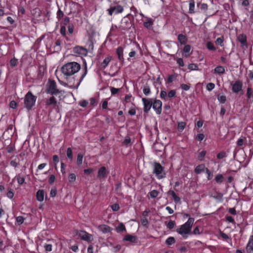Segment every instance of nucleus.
<instances>
[{
    "instance_id": "obj_1",
    "label": "nucleus",
    "mask_w": 253,
    "mask_h": 253,
    "mask_svg": "<svg viewBox=\"0 0 253 253\" xmlns=\"http://www.w3.org/2000/svg\"><path fill=\"white\" fill-rule=\"evenodd\" d=\"M81 69V65L76 62H70L64 64L61 68L62 74L66 76V79L68 77L74 75Z\"/></svg>"
},
{
    "instance_id": "obj_2",
    "label": "nucleus",
    "mask_w": 253,
    "mask_h": 253,
    "mask_svg": "<svg viewBox=\"0 0 253 253\" xmlns=\"http://www.w3.org/2000/svg\"><path fill=\"white\" fill-rule=\"evenodd\" d=\"M46 92L47 93H49L52 95H58V97L59 100L63 98L65 91L57 88V84L55 81L48 79L46 84Z\"/></svg>"
},
{
    "instance_id": "obj_3",
    "label": "nucleus",
    "mask_w": 253,
    "mask_h": 253,
    "mask_svg": "<svg viewBox=\"0 0 253 253\" xmlns=\"http://www.w3.org/2000/svg\"><path fill=\"white\" fill-rule=\"evenodd\" d=\"M194 221V218L189 217L186 222L181 225L179 228L176 229V231L184 239H186L188 237V235L191 234Z\"/></svg>"
},
{
    "instance_id": "obj_4",
    "label": "nucleus",
    "mask_w": 253,
    "mask_h": 253,
    "mask_svg": "<svg viewBox=\"0 0 253 253\" xmlns=\"http://www.w3.org/2000/svg\"><path fill=\"white\" fill-rule=\"evenodd\" d=\"M37 96L34 95L30 91H28L24 97V106L28 111L32 109V107L35 106L37 100Z\"/></svg>"
},
{
    "instance_id": "obj_5",
    "label": "nucleus",
    "mask_w": 253,
    "mask_h": 253,
    "mask_svg": "<svg viewBox=\"0 0 253 253\" xmlns=\"http://www.w3.org/2000/svg\"><path fill=\"white\" fill-rule=\"evenodd\" d=\"M153 173L158 179L164 178L166 176L163 167L159 163L155 162L154 163Z\"/></svg>"
},
{
    "instance_id": "obj_6",
    "label": "nucleus",
    "mask_w": 253,
    "mask_h": 253,
    "mask_svg": "<svg viewBox=\"0 0 253 253\" xmlns=\"http://www.w3.org/2000/svg\"><path fill=\"white\" fill-rule=\"evenodd\" d=\"M230 85L232 86V91L234 93H238L243 90V82L240 80H237L234 82H231Z\"/></svg>"
},
{
    "instance_id": "obj_7",
    "label": "nucleus",
    "mask_w": 253,
    "mask_h": 253,
    "mask_svg": "<svg viewBox=\"0 0 253 253\" xmlns=\"http://www.w3.org/2000/svg\"><path fill=\"white\" fill-rule=\"evenodd\" d=\"M87 73V64L85 61L84 63V67L82 70V73L81 76L77 79L78 83L76 86H70V87L72 88H78V86L82 82L84 78L85 77Z\"/></svg>"
},
{
    "instance_id": "obj_8",
    "label": "nucleus",
    "mask_w": 253,
    "mask_h": 253,
    "mask_svg": "<svg viewBox=\"0 0 253 253\" xmlns=\"http://www.w3.org/2000/svg\"><path fill=\"white\" fill-rule=\"evenodd\" d=\"M132 24L130 19L127 17H124L122 18L120 26V29L123 30H127L130 28Z\"/></svg>"
},
{
    "instance_id": "obj_9",
    "label": "nucleus",
    "mask_w": 253,
    "mask_h": 253,
    "mask_svg": "<svg viewBox=\"0 0 253 253\" xmlns=\"http://www.w3.org/2000/svg\"><path fill=\"white\" fill-rule=\"evenodd\" d=\"M142 101L144 105V112L147 113L150 110L152 107L153 98H142Z\"/></svg>"
},
{
    "instance_id": "obj_10",
    "label": "nucleus",
    "mask_w": 253,
    "mask_h": 253,
    "mask_svg": "<svg viewBox=\"0 0 253 253\" xmlns=\"http://www.w3.org/2000/svg\"><path fill=\"white\" fill-rule=\"evenodd\" d=\"M124 11L123 7L121 5H117L114 6H111L107 9L109 15L112 16L113 14H117L122 13Z\"/></svg>"
},
{
    "instance_id": "obj_11",
    "label": "nucleus",
    "mask_w": 253,
    "mask_h": 253,
    "mask_svg": "<svg viewBox=\"0 0 253 253\" xmlns=\"http://www.w3.org/2000/svg\"><path fill=\"white\" fill-rule=\"evenodd\" d=\"M77 235L80 237L81 239L88 242H90L92 240V236L84 231H79L77 233Z\"/></svg>"
},
{
    "instance_id": "obj_12",
    "label": "nucleus",
    "mask_w": 253,
    "mask_h": 253,
    "mask_svg": "<svg viewBox=\"0 0 253 253\" xmlns=\"http://www.w3.org/2000/svg\"><path fill=\"white\" fill-rule=\"evenodd\" d=\"M162 102L160 100L153 99L152 107L158 115L162 113Z\"/></svg>"
},
{
    "instance_id": "obj_13",
    "label": "nucleus",
    "mask_w": 253,
    "mask_h": 253,
    "mask_svg": "<svg viewBox=\"0 0 253 253\" xmlns=\"http://www.w3.org/2000/svg\"><path fill=\"white\" fill-rule=\"evenodd\" d=\"M107 172L105 167H101L98 171L97 177L99 179H105L107 176Z\"/></svg>"
},
{
    "instance_id": "obj_14",
    "label": "nucleus",
    "mask_w": 253,
    "mask_h": 253,
    "mask_svg": "<svg viewBox=\"0 0 253 253\" xmlns=\"http://www.w3.org/2000/svg\"><path fill=\"white\" fill-rule=\"evenodd\" d=\"M138 238L136 236L127 234L123 238V241H127L131 243H137Z\"/></svg>"
},
{
    "instance_id": "obj_15",
    "label": "nucleus",
    "mask_w": 253,
    "mask_h": 253,
    "mask_svg": "<svg viewBox=\"0 0 253 253\" xmlns=\"http://www.w3.org/2000/svg\"><path fill=\"white\" fill-rule=\"evenodd\" d=\"M246 249L247 253H253V235L250 236Z\"/></svg>"
},
{
    "instance_id": "obj_16",
    "label": "nucleus",
    "mask_w": 253,
    "mask_h": 253,
    "mask_svg": "<svg viewBox=\"0 0 253 253\" xmlns=\"http://www.w3.org/2000/svg\"><path fill=\"white\" fill-rule=\"evenodd\" d=\"M98 229L103 233H107L111 231V228L107 225H100L98 226Z\"/></svg>"
},
{
    "instance_id": "obj_17",
    "label": "nucleus",
    "mask_w": 253,
    "mask_h": 253,
    "mask_svg": "<svg viewBox=\"0 0 253 253\" xmlns=\"http://www.w3.org/2000/svg\"><path fill=\"white\" fill-rule=\"evenodd\" d=\"M116 52L119 61L121 62H123L124 61L123 57V48L122 46L118 47L117 49Z\"/></svg>"
},
{
    "instance_id": "obj_18",
    "label": "nucleus",
    "mask_w": 253,
    "mask_h": 253,
    "mask_svg": "<svg viewBox=\"0 0 253 253\" xmlns=\"http://www.w3.org/2000/svg\"><path fill=\"white\" fill-rule=\"evenodd\" d=\"M168 194L171 196L175 203H179L180 202V198L176 195L174 191L169 190L168 192Z\"/></svg>"
},
{
    "instance_id": "obj_19",
    "label": "nucleus",
    "mask_w": 253,
    "mask_h": 253,
    "mask_svg": "<svg viewBox=\"0 0 253 253\" xmlns=\"http://www.w3.org/2000/svg\"><path fill=\"white\" fill-rule=\"evenodd\" d=\"M57 104V100L54 96H52L49 99H47L45 102V105L50 106L53 105L55 106Z\"/></svg>"
},
{
    "instance_id": "obj_20",
    "label": "nucleus",
    "mask_w": 253,
    "mask_h": 253,
    "mask_svg": "<svg viewBox=\"0 0 253 253\" xmlns=\"http://www.w3.org/2000/svg\"><path fill=\"white\" fill-rule=\"evenodd\" d=\"M190 50L191 46L189 44L185 45L183 49V56L185 57H189L191 54L190 53Z\"/></svg>"
},
{
    "instance_id": "obj_21",
    "label": "nucleus",
    "mask_w": 253,
    "mask_h": 253,
    "mask_svg": "<svg viewBox=\"0 0 253 253\" xmlns=\"http://www.w3.org/2000/svg\"><path fill=\"white\" fill-rule=\"evenodd\" d=\"M205 165L204 164H200L197 166L194 170L196 174H200L202 172L204 171L206 169Z\"/></svg>"
},
{
    "instance_id": "obj_22",
    "label": "nucleus",
    "mask_w": 253,
    "mask_h": 253,
    "mask_svg": "<svg viewBox=\"0 0 253 253\" xmlns=\"http://www.w3.org/2000/svg\"><path fill=\"white\" fill-rule=\"evenodd\" d=\"M246 96L248 100L253 101V89L251 87H248L247 89Z\"/></svg>"
},
{
    "instance_id": "obj_23",
    "label": "nucleus",
    "mask_w": 253,
    "mask_h": 253,
    "mask_svg": "<svg viewBox=\"0 0 253 253\" xmlns=\"http://www.w3.org/2000/svg\"><path fill=\"white\" fill-rule=\"evenodd\" d=\"M178 41L181 44H185L187 42V38L186 36L181 34L178 36Z\"/></svg>"
},
{
    "instance_id": "obj_24",
    "label": "nucleus",
    "mask_w": 253,
    "mask_h": 253,
    "mask_svg": "<svg viewBox=\"0 0 253 253\" xmlns=\"http://www.w3.org/2000/svg\"><path fill=\"white\" fill-rule=\"evenodd\" d=\"M37 199L40 201L42 202L44 199V191L43 190H39L37 192Z\"/></svg>"
},
{
    "instance_id": "obj_25",
    "label": "nucleus",
    "mask_w": 253,
    "mask_h": 253,
    "mask_svg": "<svg viewBox=\"0 0 253 253\" xmlns=\"http://www.w3.org/2000/svg\"><path fill=\"white\" fill-rule=\"evenodd\" d=\"M74 50L75 52L78 53L79 54H84L87 52L86 49L81 46L75 47Z\"/></svg>"
},
{
    "instance_id": "obj_26",
    "label": "nucleus",
    "mask_w": 253,
    "mask_h": 253,
    "mask_svg": "<svg viewBox=\"0 0 253 253\" xmlns=\"http://www.w3.org/2000/svg\"><path fill=\"white\" fill-rule=\"evenodd\" d=\"M238 40L243 45H245L247 43V37L244 34H240L238 36Z\"/></svg>"
},
{
    "instance_id": "obj_27",
    "label": "nucleus",
    "mask_w": 253,
    "mask_h": 253,
    "mask_svg": "<svg viewBox=\"0 0 253 253\" xmlns=\"http://www.w3.org/2000/svg\"><path fill=\"white\" fill-rule=\"evenodd\" d=\"M111 60V56H108V57H106L101 64L102 68L105 69Z\"/></svg>"
},
{
    "instance_id": "obj_28",
    "label": "nucleus",
    "mask_w": 253,
    "mask_h": 253,
    "mask_svg": "<svg viewBox=\"0 0 253 253\" xmlns=\"http://www.w3.org/2000/svg\"><path fill=\"white\" fill-rule=\"evenodd\" d=\"M214 72L218 74H224L225 73V69L223 66H218L214 69Z\"/></svg>"
},
{
    "instance_id": "obj_29",
    "label": "nucleus",
    "mask_w": 253,
    "mask_h": 253,
    "mask_svg": "<svg viewBox=\"0 0 253 253\" xmlns=\"http://www.w3.org/2000/svg\"><path fill=\"white\" fill-rule=\"evenodd\" d=\"M194 8H195V2L193 0H190L189 1V13H194Z\"/></svg>"
},
{
    "instance_id": "obj_30",
    "label": "nucleus",
    "mask_w": 253,
    "mask_h": 253,
    "mask_svg": "<svg viewBox=\"0 0 253 253\" xmlns=\"http://www.w3.org/2000/svg\"><path fill=\"white\" fill-rule=\"evenodd\" d=\"M143 92L144 94L146 95H148L150 93V92H151L150 87L148 84H146L144 86L143 88Z\"/></svg>"
},
{
    "instance_id": "obj_31",
    "label": "nucleus",
    "mask_w": 253,
    "mask_h": 253,
    "mask_svg": "<svg viewBox=\"0 0 253 253\" xmlns=\"http://www.w3.org/2000/svg\"><path fill=\"white\" fill-rule=\"evenodd\" d=\"M116 230L117 232H120L123 231H126V229L125 225L122 223H120L116 227Z\"/></svg>"
},
{
    "instance_id": "obj_32",
    "label": "nucleus",
    "mask_w": 253,
    "mask_h": 253,
    "mask_svg": "<svg viewBox=\"0 0 253 253\" xmlns=\"http://www.w3.org/2000/svg\"><path fill=\"white\" fill-rule=\"evenodd\" d=\"M175 242V240L174 237H169L166 241V244L169 246L174 244Z\"/></svg>"
},
{
    "instance_id": "obj_33",
    "label": "nucleus",
    "mask_w": 253,
    "mask_h": 253,
    "mask_svg": "<svg viewBox=\"0 0 253 253\" xmlns=\"http://www.w3.org/2000/svg\"><path fill=\"white\" fill-rule=\"evenodd\" d=\"M165 224L168 229L171 230L175 226V223L174 221L169 220L168 222H165Z\"/></svg>"
},
{
    "instance_id": "obj_34",
    "label": "nucleus",
    "mask_w": 253,
    "mask_h": 253,
    "mask_svg": "<svg viewBox=\"0 0 253 253\" xmlns=\"http://www.w3.org/2000/svg\"><path fill=\"white\" fill-rule=\"evenodd\" d=\"M83 157H84L83 154H82L81 153L78 154V155L77 156V165L80 166L82 165V164L83 163Z\"/></svg>"
},
{
    "instance_id": "obj_35",
    "label": "nucleus",
    "mask_w": 253,
    "mask_h": 253,
    "mask_svg": "<svg viewBox=\"0 0 253 253\" xmlns=\"http://www.w3.org/2000/svg\"><path fill=\"white\" fill-rule=\"evenodd\" d=\"M61 43V41L58 39L55 42V46L54 47V49L56 51H60L61 49V47L60 46Z\"/></svg>"
},
{
    "instance_id": "obj_36",
    "label": "nucleus",
    "mask_w": 253,
    "mask_h": 253,
    "mask_svg": "<svg viewBox=\"0 0 253 253\" xmlns=\"http://www.w3.org/2000/svg\"><path fill=\"white\" fill-rule=\"evenodd\" d=\"M153 24V21L151 19H149L147 21H146L144 23V26L147 29H150Z\"/></svg>"
},
{
    "instance_id": "obj_37",
    "label": "nucleus",
    "mask_w": 253,
    "mask_h": 253,
    "mask_svg": "<svg viewBox=\"0 0 253 253\" xmlns=\"http://www.w3.org/2000/svg\"><path fill=\"white\" fill-rule=\"evenodd\" d=\"M215 180L217 183H221L223 182V176L221 174H218L216 175Z\"/></svg>"
},
{
    "instance_id": "obj_38",
    "label": "nucleus",
    "mask_w": 253,
    "mask_h": 253,
    "mask_svg": "<svg viewBox=\"0 0 253 253\" xmlns=\"http://www.w3.org/2000/svg\"><path fill=\"white\" fill-rule=\"evenodd\" d=\"M176 77L177 75L176 74L169 75L167 82L168 83H171L175 80Z\"/></svg>"
},
{
    "instance_id": "obj_39",
    "label": "nucleus",
    "mask_w": 253,
    "mask_h": 253,
    "mask_svg": "<svg viewBox=\"0 0 253 253\" xmlns=\"http://www.w3.org/2000/svg\"><path fill=\"white\" fill-rule=\"evenodd\" d=\"M217 99L220 103L223 104L226 102V97L225 95H218L217 96Z\"/></svg>"
},
{
    "instance_id": "obj_40",
    "label": "nucleus",
    "mask_w": 253,
    "mask_h": 253,
    "mask_svg": "<svg viewBox=\"0 0 253 253\" xmlns=\"http://www.w3.org/2000/svg\"><path fill=\"white\" fill-rule=\"evenodd\" d=\"M67 156L71 161H72L73 157L72 150L71 148H68L67 149Z\"/></svg>"
},
{
    "instance_id": "obj_41",
    "label": "nucleus",
    "mask_w": 253,
    "mask_h": 253,
    "mask_svg": "<svg viewBox=\"0 0 253 253\" xmlns=\"http://www.w3.org/2000/svg\"><path fill=\"white\" fill-rule=\"evenodd\" d=\"M159 192L156 190L151 191L149 194L152 198H156L159 195Z\"/></svg>"
},
{
    "instance_id": "obj_42",
    "label": "nucleus",
    "mask_w": 253,
    "mask_h": 253,
    "mask_svg": "<svg viewBox=\"0 0 253 253\" xmlns=\"http://www.w3.org/2000/svg\"><path fill=\"white\" fill-rule=\"evenodd\" d=\"M76 176L74 173H70L68 177V180L70 182L73 183L76 181Z\"/></svg>"
},
{
    "instance_id": "obj_43",
    "label": "nucleus",
    "mask_w": 253,
    "mask_h": 253,
    "mask_svg": "<svg viewBox=\"0 0 253 253\" xmlns=\"http://www.w3.org/2000/svg\"><path fill=\"white\" fill-rule=\"evenodd\" d=\"M207 47L208 49L211 50H215L216 49L213 43L211 42H209L207 43Z\"/></svg>"
},
{
    "instance_id": "obj_44",
    "label": "nucleus",
    "mask_w": 253,
    "mask_h": 253,
    "mask_svg": "<svg viewBox=\"0 0 253 253\" xmlns=\"http://www.w3.org/2000/svg\"><path fill=\"white\" fill-rule=\"evenodd\" d=\"M16 178H17V180L18 183L20 185L23 184L24 183V182H25V178L24 177L20 176V175H18L16 177Z\"/></svg>"
},
{
    "instance_id": "obj_45",
    "label": "nucleus",
    "mask_w": 253,
    "mask_h": 253,
    "mask_svg": "<svg viewBox=\"0 0 253 253\" xmlns=\"http://www.w3.org/2000/svg\"><path fill=\"white\" fill-rule=\"evenodd\" d=\"M206 151L203 150L202 152H201L198 156V159L200 161H203L204 159V158L205 157L206 154Z\"/></svg>"
},
{
    "instance_id": "obj_46",
    "label": "nucleus",
    "mask_w": 253,
    "mask_h": 253,
    "mask_svg": "<svg viewBox=\"0 0 253 253\" xmlns=\"http://www.w3.org/2000/svg\"><path fill=\"white\" fill-rule=\"evenodd\" d=\"M24 221V218L22 216H19L16 217V222L18 225H20L22 224Z\"/></svg>"
},
{
    "instance_id": "obj_47",
    "label": "nucleus",
    "mask_w": 253,
    "mask_h": 253,
    "mask_svg": "<svg viewBox=\"0 0 253 253\" xmlns=\"http://www.w3.org/2000/svg\"><path fill=\"white\" fill-rule=\"evenodd\" d=\"M213 197L219 201H221L223 198V195L221 193H217L216 195L213 196Z\"/></svg>"
},
{
    "instance_id": "obj_48",
    "label": "nucleus",
    "mask_w": 253,
    "mask_h": 253,
    "mask_svg": "<svg viewBox=\"0 0 253 253\" xmlns=\"http://www.w3.org/2000/svg\"><path fill=\"white\" fill-rule=\"evenodd\" d=\"M245 140H246V138L245 137L239 138L237 142V146H242L243 145Z\"/></svg>"
},
{
    "instance_id": "obj_49",
    "label": "nucleus",
    "mask_w": 253,
    "mask_h": 253,
    "mask_svg": "<svg viewBox=\"0 0 253 253\" xmlns=\"http://www.w3.org/2000/svg\"><path fill=\"white\" fill-rule=\"evenodd\" d=\"M64 16V13L61 9H59L57 12V18L58 20L61 19Z\"/></svg>"
},
{
    "instance_id": "obj_50",
    "label": "nucleus",
    "mask_w": 253,
    "mask_h": 253,
    "mask_svg": "<svg viewBox=\"0 0 253 253\" xmlns=\"http://www.w3.org/2000/svg\"><path fill=\"white\" fill-rule=\"evenodd\" d=\"M223 42V37L218 38L215 41L216 44H219L221 46H223V44H222Z\"/></svg>"
},
{
    "instance_id": "obj_51",
    "label": "nucleus",
    "mask_w": 253,
    "mask_h": 253,
    "mask_svg": "<svg viewBox=\"0 0 253 253\" xmlns=\"http://www.w3.org/2000/svg\"><path fill=\"white\" fill-rule=\"evenodd\" d=\"M226 157V153L224 151H222L220 153H219L217 155V158L218 159H222L224 157Z\"/></svg>"
},
{
    "instance_id": "obj_52",
    "label": "nucleus",
    "mask_w": 253,
    "mask_h": 253,
    "mask_svg": "<svg viewBox=\"0 0 253 253\" xmlns=\"http://www.w3.org/2000/svg\"><path fill=\"white\" fill-rule=\"evenodd\" d=\"M185 126L186 124L184 122H179L178 124V128L181 130H183L184 129Z\"/></svg>"
},
{
    "instance_id": "obj_53",
    "label": "nucleus",
    "mask_w": 253,
    "mask_h": 253,
    "mask_svg": "<svg viewBox=\"0 0 253 253\" xmlns=\"http://www.w3.org/2000/svg\"><path fill=\"white\" fill-rule=\"evenodd\" d=\"M131 142V139L129 137L126 136L125 137V140H124L123 144L124 145L127 146Z\"/></svg>"
},
{
    "instance_id": "obj_54",
    "label": "nucleus",
    "mask_w": 253,
    "mask_h": 253,
    "mask_svg": "<svg viewBox=\"0 0 253 253\" xmlns=\"http://www.w3.org/2000/svg\"><path fill=\"white\" fill-rule=\"evenodd\" d=\"M215 87V84L213 83H209L207 85V89L209 91H211Z\"/></svg>"
},
{
    "instance_id": "obj_55",
    "label": "nucleus",
    "mask_w": 253,
    "mask_h": 253,
    "mask_svg": "<svg viewBox=\"0 0 253 253\" xmlns=\"http://www.w3.org/2000/svg\"><path fill=\"white\" fill-rule=\"evenodd\" d=\"M206 172L208 174V179L211 180L213 177V174L210 171V170L208 168L206 169Z\"/></svg>"
},
{
    "instance_id": "obj_56",
    "label": "nucleus",
    "mask_w": 253,
    "mask_h": 253,
    "mask_svg": "<svg viewBox=\"0 0 253 253\" xmlns=\"http://www.w3.org/2000/svg\"><path fill=\"white\" fill-rule=\"evenodd\" d=\"M198 68V65L194 63L190 64L188 65V69L190 70H197Z\"/></svg>"
},
{
    "instance_id": "obj_57",
    "label": "nucleus",
    "mask_w": 253,
    "mask_h": 253,
    "mask_svg": "<svg viewBox=\"0 0 253 253\" xmlns=\"http://www.w3.org/2000/svg\"><path fill=\"white\" fill-rule=\"evenodd\" d=\"M66 27L65 26H62L60 28V32L61 34L64 37L66 36Z\"/></svg>"
},
{
    "instance_id": "obj_58",
    "label": "nucleus",
    "mask_w": 253,
    "mask_h": 253,
    "mask_svg": "<svg viewBox=\"0 0 253 253\" xmlns=\"http://www.w3.org/2000/svg\"><path fill=\"white\" fill-rule=\"evenodd\" d=\"M120 88H116L114 87H111L110 88V90L112 95L117 94L120 91Z\"/></svg>"
},
{
    "instance_id": "obj_59",
    "label": "nucleus",
    "mask_w": 253,
    "mask_h": 253,
    "mask_svg": "<svg viewBox=\"0 0 253 253\" xmlns=\"http://www.w3.org/2000/svg\"><path fill=\"white\" fill-rule=\"evenodd\" d=\"M93 171H94V169L91 168L84 169V174H86V175H89L90 173H91Z\"/></svg>"
},
{
    "instance_id": "obj_60",
    "label": "nucleus",
    "mask_w": 253,
    "mask_h": 253,
    "mask_svg": "<svg viewBox=\"0 0 253 253\" xmlns=\"http://www.w3.org/2000/svg\"><path fill=\"white\" fill-rule=\"evenodd\" d=\"M220 235L223 240H227L228 239H229V237L226 234L223 233V232H220Z\"/></svg>"
},
{
    "instance_id": "obj_61",
    "label": "nucleus",
    "mask_w": 253,
    "mask_h": 253,
    "mask_svg": "<svg viewBox=\"0 0 253 253\" xmlns=\"http://www.w3.org/2000/svg\"><path fill=\"white\" fill-rule=\"evenodd\" d=\"M177 63L179 65V66L183 67L184 66V64L183 62V60L182 58H179L176 60Z\"/></svg>"
},
{
    "instance_id": "obj_62",
    "label": "nucleus",
    "mask_w": 253,
    "mask_h": 253,
    "mask_svg": "<svg viewBox=\"0 0 253 253\" xmlns=\"http://www.w3.org/2000/svg\"><path fill=\"white\" fill-rule=\"evenodd\" d=\"M176 92L174 90H170L168 93V96L169 98H172L175 96Z\"/></svg>"
},
{
    "instance_id": "obj_63",
    "label": "nucleus",
    "mask_w": 253,
    "mask_h": 253,
    "mask_svg": "<svg viewBox=\"0 0 253 253\" xmlns=\"http://www.w3.org/2000/svg\"><path fill=\"white\" fill-rule=\"evenodd\" d=\"M55 179V176L53 174L51 175L48 179V183L50 184H52L54 183Z\"/></svg>"
},
{
    "instance_id": "obj_64",
    "label": "nucleus",
    "mask_w": 253,
    "mask_h": 253,
    "mask_svg": "<svg viewBox=\"0 0 253 253\" xmlns=\"http://www.w3.org/2000/svg\"><path fill=\"white\" fill-rule=\"evenodd\" d=\"M111 208L113 211H118L119 210L120 207L118 204H114L113 205H112Z\"/></svg>"
}]
</instances>
